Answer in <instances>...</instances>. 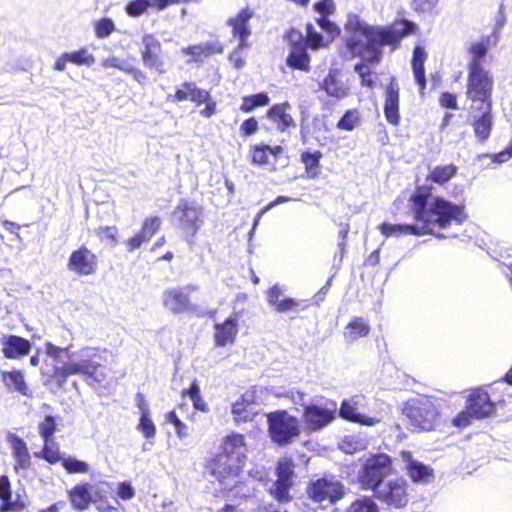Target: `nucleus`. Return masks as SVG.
Returning a JSON list of instances; mask_svg holds the SVG:
<instances>
[{"label": "nucleus", "mask_w": 512, "mask_h": 512, "mask_svg": "<svg viewBox=\"0 0 512 512\" xmlns=\"http://www.w3.org/2000/svg\"><path fill=\"white\" fill-rule=\"evenodd\" d=\"M410 203L414 219L422 225L383 223L380 230L384 236L432 234L437 238H445L437 229H445L453 223L460 225L467 219L464 205L433 195L432 187L428 185L417 187Z\"/></svg>", "instance_id": "f257e3e1"}, {"label": "nucleus", "mask_w": 512, "mask_h": 512, "mask_svg": "<svg viewBox=\"0 0 512 512\" xmlns=\"http://www.w3.org/2000/svg\"><path fill=\"white\" fill-rule=\"evenodd\" d=\"M417 25L407 19L395 22L391 27H373L365 23L355 13H348L344 29L349 35L346 48L354 57L366 63L377 64L382 57L383 45H397L401 38L412 34Z\"/></svg>", "instance_id": "f03ea898"}, {"label": "nucleus", "mask_w": 512, "mask_h": 512, "mask_svg": "<svg viewBox=\"0 0 512 512\" xmlns=\"http://www.w3.org/2000/svg\"><path fill=\"white\" fill-rule=\"evenodd\" d=\"M45 350L46 354L56 362L51 377L60 387L66 383L69 376L76 374L94 377L98 382L102 381V378L95 377L97 368L101 366L99 349L85 347L78 352H72L69 347H58L47 342Z\"/></svg>", "instance_id": "7ed1b4c3"}, {"label": "nucleus", "mask_w": 512, "mask_h": 512, "mask_svg": "<svg viewBox=\"0 0 512 512\" xmlns=\"http://www.w3.org/2000/svg\"><path fill=\"white\" fill-rule=\"evenodd\" d=\"M393 471V462L384 453L373 454L365 459L357 472V480L363 490H376L378 485L388 479Z\"/></svg>", "instance_id": "20e7f679"}, {"label": "nucleus", "mask_w": 512, "mask_h": 512, "mask_svg": "<svg viewBox=\"0 0 512 512\" xmlns=\"http://www.w3.org/2000/svg\"><path fill=\"white\" fill-rule=\"evenodd\" d=\"M267 423L271 440L279 446L289 445L301 433L298 418L286 410H277L267 414Z\"/></svg>", "instance_id": "39448f33"}, {"label": "nucleus", "mask_w": 512, "mask_h": 512, "mask_svg": "<svg viewBox=\"0 0 512 512\" xmlns=\"http://www.w3.org/2000/svg\"><path fill=\"white\" fill-rule=\"evenodd\" d=\"M173 224L194 237L204 223V209L195 201L181 200L171 214Z\"/></svg>", "instance_id": "423d86ee"}, {"label": "nucleus", "mask_w": 512, "mask_h": 512, "mask_svg": "<svg viewBox=\"0 0 512 512\" xmlns=\"http://www.w3.org/2000/svg\"><path fill=\"white\" fill-rule=\"evenodd\" d=\"M374 497L391 508H403L409 502V484L403 477L388 478L373 491Z\"/></svg>", "instance_id": "0eeeda50"}, {"label": "nucleus", "mask_w": 512, "mask_h": 512, "mask_svg": "<svg viewBox=\"0 0 512 512\" xmlns=\"http://www.w3.org/2000/svg\"><path fill=\"white\" fill-rule=\"evenodd\" d=\"M493 79L482 65L474 64L469 68L467 96L473 102H480L481 106H492Z\"/></svg>", "instance_id": "6e6552de"}, {"label": "nucleus", "mask_w": 512, "mask_h": 512, "mask_svg": "<svg viewBox=\"0 0 512 512\" xmlns=\"http://www.w3.org/2000/svg\"><path fill=\"white\" fill-rule=\"evenodd\" d=\"M405 413L412 426L424 431H430L434 427L438 415L433 401L426 397L410 400L405 408Z\"/></svg>", "instance_id": "1a4fd4ad"}, {"label": "nucleus", "mask_w": 512, "mask_h": 512, "mask_svg": "<svg viewBox=\"0 0 512 512\" xmlns=\"http://www.w3.org/2000/svg\"><path fill=\"white\" fill-rule=\"evenodd\" d=\"M307 494L314 502L332 504L344 497L345 487L336 476L324 475L310 482Z\"/></svg>", "instance_id": "9d476101"}, {"label": "nucleus", "mask_w": 512, "mask_h": 512, "mask_svg": "<svg viewBox=\"0 0 512 512\" xmlns=\"http://www.w3.org/2000/svg\"><path fill=\"white\" fill-rule=\"evenodd\" d=\"M240 464L233 456L220 454L211 460L208 473L215 478L223 489H232L238 483Z\"/></svg>", "instance_id": "9b49d317"}, {"label": "nucleus", "mask_w": 512, "mask_h": 512, "mask_svg": "<svg viewBox=\"0 0 512 512\" xmlns=\"http://www.w3.org/2000/svg\"><path fill=\"white\" fill-rule=\"evenodd\" d=\"M277 479L268 487V493L279 503L292 500L290 490L293 486L294 464L289 459H281L276 467Z\"/></svg>", "instance_id": "f8f14e48"}, {"label": "nucleus", "mask_w": 512, "mask_h": 512, "mask_svg": "<svg viewBox=\"0 0 512 512\" xmlns=\"http://www.w3.org/2000/svg\"><path fill=\"white\" fill-rule=\"evenodd\" d=\"M286 39L290 46V52L287 57V65L291 68L309 71L310 56L307 52V46L302 32L291 28L286 33Z\"/></svg>", "instance_id": "ddd939ff"}, {"label": "nucleus", "mask_w": 512, "mask_h": 512, "mask_svg": "<svg viewBox=\"0 0 512 512\" xmlns=\"http://www.w3.org/2000/svg\"><path fill=\"white\" fill-rule=\"evenodd\" d=\"M198 289L196 284L166 289L162 294L163 306L174 314L189 311L192 308L189 296Z\"/></svg>", "instance_id": "4468645a"}, {"label": "nucleus", "mask_w": 512, "mask_h": 512, "mask_svg": "<svg viewBox=\"0 0 512 512\" xmlns=\"http://www.w3.org/2000/svg\"><path fill=\"white\" fill-rule=\"evenodd\" d=\"M336 406L332 408L309 404L304 407L303 420L306 429L309 431H319L328 426L336 418Z\"/></svg>", "instance_id": "2eb2a0df"}, {"label": "nucleus", "mask_w": 512, "mask_h": 512, "mask_svg": "<svg viewBox=\"0 0 512 512\" xmlns=\"http://www.w3.org/2000/svg\"><path fill=\"white\" fill-rule=\"evenodd\" d=\"M400 459L404 471L413 483L425 485L433 480V468L416 460L410 451H401Z\"/></svg>", "instance_id": "dca6fc26"}, {"label": "nucleus", "mask_w": 512, "mask_h": 512, "mask_svg": "<svg viewBox=\"0 0 512 512\" xmlns=\"http://www.w3.org/2000/svg\"><path fill=\"white\" fill-rule=\"evenodd\" d=\"M161 43L155 35L146 33L142 37L141 58L148 69H154L159 74L165 73L164 61L160 55Z\"/></svg>", "instance_id": "f3484780"}, {"label": "nucleus", "mask_w": 512, "mask_h": 512, "mask_svg": "<svg viewBox=\"0 0 512 512\" xmlns=\"http://www.w3.org/2000/svg\"><path fill=\"white\" fill-rule=\"evenodd\" d=\"M97 257L87 247L74 250L68 260L67 268L78 275H92L97 270Z\"/></svg>", "instance_id": "a211bd4d"}, {"label": "nucleus", "mask_w": 512, "mask_h": 512, "mask_svg": "<svg viewBox=\"0 0 512 512\" xmlns=\"http://www.w3.org/2000/svg\"><path fill=\"white\" fill-rule=\"evenodd\" d=\"M254 16V11L246 7L241 9L235 16L230 17L226 24L232 28V34L239 40V48H248V38L251 35L249 26L250 19Z\"/></svg>", "instance_id": "6ab92c4d"}, {"label": "nucleus", "mask_w": 512, "mask_h": 512, "mask_svg": "<svg viewBox=\"0 0 512 512\" xmlns=\"http://www.w3.org/2000/svg\"><path fill=\"white\" fill-rule=\"evenodd\" d=\"M361 400L362 399L358 396L343 400L339 409V416L345 420L365 426H374L378 424L381 421L379 417H370L359 412Z\"/></svg>", "instance_id": "aec40b11"}, {"label": "nucleus", "mask_w": 512, "mask_h": 512, "mask_svg": "<svg viewBox=\"0 0 512 512\" xmlns=\"http://www.w3.org/2000/svg\"><path fill=\"white\" fill-rule=\"evenodd\" d=\"M1 351L7 359H21L28 355L32 349V343L18 335H3L0 339Z\"/></svg>", "instance_id": "412c9836"}, {"label": "nucleus", "mask_w": 512, "mask_h": 512, "mask_svg": "<svg viewBox=\"0 0 512 512\" xmlns=\"http://www.w3.org/2000/svg\"><path fill=\"white\" fill-rule=\"evenodd\" d=\"M467 406L474 413L475 419H483L490 416L495 409L489 394L483 389H477L471 392L468 397Z\"/></svg>", "instance_id": "4be33fe9"}, {"label": "nucleus", "mask_w": 512, "mask_h": 512, "mask_svg": "<svg viewBox=\"0 0 512 512\" xmlns=\"http://www.w3.org/2000/svg\"><path fill=\"white\" fill-rule=\"evenodd\" d=\"M181 51L183 54L191 56V61L202 62L205 58L223 53L224 46L219 40H210L183 47Z\"/></svg>", "instance_id": "5701e85b"}, {"label": "nucleus", "mask_w": 512, "mask_h": 512, "mask_svg": "<svg viewBox=\"0 0 512 512\" xmlns=\"http://www.w3.org/2000/svg\"><path fill=\"white\" fill-rule=\"evenodd\" d=\"M8 442L11 448L12 456L15 460L14 470H27L31 467V455L26 442L15 434L8 435Z\"/></svg>", "instance_id": "b1692460"}, {"label": "nucleus", "mask_w": 512, "mask_h": 512, "mask_svg": "<svg viewBox=\"0 0 512 512\" xmlns=\"http://www.w3.org/2000/svg\"><path fill=\"white\" fill-rule=\"evenodd\" d=\"M320 88L325 91L329 97L336 100H342L350 93L349 87L338 78L337 70L329 71L320 84Z\"/></svg>", "instance_id": "393cba45"}, {"label": "nucleus", "mask_w": 512, "mask_h": 512, "mask_svg": "<svg viewBox=\"0 0 512 512\" xmlns=\"http://www.w3.org/2000/svg\"><path fill=\"white\" fill-rule=\"evenodd\" d=\"M384 114L390 124L394 126L399 124V87L394 82H391L386 89Z\"/></svg>", "instance_id": "a878e982"}, {"label": "nucleus", "mask_w": 512, "mask_h": 512, "mask_svg": "<svg viewBox=\"0 0 512 512\" xmlns=\"http://www.w3.org/2000/svg\"><path fill=\"white\" fill-rule=\"evenodd\" d=\"M177 101H192L197 105L206 103L210 94L208 91L201 89L192 82H184L180 88H178L173 96Z\"/></svg>", "instance_id": "bb28decb"}, {"label": "nucleus", "mask_w": 512, "mask_h": 512, "mask_svg": "<svg viewBox=\"0 0 512 512\" xmlns=\"http://www.w3.org/2000/svg\"><path fill=\"white\" fill-rule=\"evenodd\" d=\"M214 339L215 344L223 347L228 343L234 342L238 333V321L236 317H229L223 323L215 324Z\"/></svg>", "instance_id": "cd10ccee"}, {"label": "nucleus", "mask_w": 512, "mask_h": 512, "mask_svg": "<svg viewBox=\"0 0 512 512\" xmlns=\"http://www.w3.org/2000/svg\"><path fill=\"white\" fill-rule=\"evenodd\" d=\"M479 109L481 114L474 116L473 129L478 141L484 142L489 138L492 129V106L486 104V106H480Z\"/></svg>", "instance_id": "c85d7f7f"}, {"label": "nucleus", "mask_w": 512, "mask_h": 512, "mask_svg": "<svg viewBox=\"0 0 512 512\" xmlns=\"http://www.w3.org/2000/svg\"><path fill=\"white\" fill-rule=\"evenodd\" d=\"M68 496L72 507L79 511L87 509L90 503L95 502L89 483L76 485L68 492Z\"/></svg>", "instance_id": "c756f323"}, {"label": "nucleus", "mask_w": 512, "mask_h": 512, "mask_svg": "<svg viewBox=\"0 0 512 512\" xmlns=\"http://www.w3.org/2000/svg\"><path fill=\"white\" fill-rule=\"evenodd\" d=\"M253 394L245 392L240 399L232 405V414L237 422L252 420L254 412L252 411Z\"/></svg>", "instance_id": "7c9ffc66"}, {"label": "nucleus", "mask_w": 512, "mask_h": 512, "mask_svg": "<svg viewBox=\"0 0 512 512\" xmlns=\"http://www.w3.org/2000/svg\"><path fill=\"white\" fill-rule=\"evenodd\" d=\"M427 54L424 48L416 46L413 50L412 56V69L416 83L420 89L423 90L426 87V77L424 63L426 61Z\"/></svg>", "instance_id": "2f4dec72"}, {"label": "nucleus", "mask_w": 512, "mask_h": 512, "mask_svg": "<svg viewBox=\"0 0 512 512\" xmlns=\"http://www.w3.org/2000/svg\"><path fill=\"white\" fill-rule=\"evenodd\" d=\"M369 332V323L361 317H355L346 326L344 338L348 343H352L359 338L367 336Z\"/></svg>", "instance_id": "473e14b6"}, {"label": "nucleus", "mask_w": 512, "mask_h": 512, "mask_svg": "<svg viewBox=\"0 0 512 512\" xmlns=\"http://www.w3.org/2000/svg\"><path fill=\"white\" fill-rule=\"evenodd\" d=\"M288 108H290L288 103L277 104L272 106L267 113L270 119L278 123V127L282 131L289 126L294 125L292 116L286 112Z\"/></svg>", "instance_id": "72a5a7b5"}, {"label": "nucleus", "mask_w": 512, "mask_h": 512, "mask_svg": "<svg viewBox=\"0 0 512 512\" xmlns=\"http://www.w3.org/2000/svg\"><path fill=\"white\" fill-rule=\"evenodd\" d=\"M457 170L458 168L454 164L435 166L430 169L427 180L438 185H444L456 175Z\"/></svg>", "instance_id": "f704fd0d"}, {"label": "nucleus", "mask_w": 512, "mask_h": 512, "mask_svg": "<svg viewBox=\"0 0 512 512\" xmlns=\"http://www.w3.org/2000/svg\"><path fill=\"white\" fill-rule=\"evenodd\" d=\"M244 436L241 434H233L226 438L224 442V453L229 456H233L238 463L242 462V458H245L244 451Z\"/></svg>", "instance_id": "c9c22d12"}, {"label": "nucleus", "mask_w": 512, "mask_h": 512, "mask_svg": "<svg viewBox=\"0 0 512 512\" xmlns=\"http://www.w3.org/2000/svg\"><path fill=\"white\" fill-rule=\"evenodd\" d=\"M2 379L9 389L27 395L28 387L21 371L2 372Z\"/></svg>", "instance_id": "e433bc0d"}, {"label": "nucleus", "mask_w": 512, "mask_h": 512, "mask_svg": "<svg viewBox=\"0 0 512 512\" xmlns=\"http://www.w3.org/2000/svg\"><path fill=\"white\" fill-rule=\"evenodd\" d=\"M0 499L2 501V511L15 510L20 507L16 501H12L11 485L6 475L0 477Z\"/></svg>", "instance_id": "4c0bfd02"}, {"label": "nucleus", "mask_w": 512, "mask_h": 512, "mask_svg": "<svg viewBox=\"0 0 512 512\" xmlns=\"http://www.w3.org/2000/svg\"><path fill=\"white\" fill-rule=\"evenodd\" d=\"M345 512H380L377 503L369 496L355 499Z\"/></svg>", "instance_id": "58836bf2"}, {"label": "nucleus", "mask_w": 512, "mask_h": 512, "mask_svg": "<svg viewBox=\"0 0 512 512\" xmlns=\"http://www.w3.org/2000/svg\"><path fill=\"white\" fill-rule=\"evenodd\" d=\"M269 103V97L266 93L260 92L254 95L245 96L242 99L240 110L243 112H251L255 108L265 106Z\"/></svg>", "instance_id": "ea45409f"}, {"label": "nucleus", "mask_w": 512, "mask_h": 512, "mask_svg": "<svg viewBox=\"0 0 512 512\" xmlns=\"http://www.w3.org/2000/svg\"><path fill=\"white\" fill-rule=\"evenodd\" d=\"M322 157V153L320 151L315 152H303L301 154V160L305 165L306 172L309 177L314 178L317 173L316 169L319 167V162Z\"/></svg>", "instance_id": "a19ab883"}, {"label": "nucleus", "mask_w": 512, "mask_h": 512, "mask_svg": "<svg viewBox=\"0 0 512 512\" xmlns=\"http://www.w3.org/2000/svg\"><path fill=\"white\" fill-rule=\"evenodd\" d=\"M150 7H152V0H131L125 5V12L130 17H139Z\"/></svg>", "instance_id": "79ce46f5"}, {"label": "nucleus", "mask_w": 512, "mask_h": 512, "mask_svg": "<svg viewBox=\"0 0 512 512\" xmlns=\"http://www.w3.org/2000/svg\"><path fill=\"white\" fill-rule=\"evenodd\" d=\"M69 62L76 65H87L90 66L95 62L94 56L89 53L86 48H81L77 51L66 52Z\"/></svg>", "instance_id": "37998d69"}, {"label": "nucleus", "mask_w": 512, "mask_h": 512, "mask_svg": "<svg viewBox=\"0 0 512 512\" xmlns=\"http://www.w3.org/2000/svg\"><path fill=\"white\" fill-rule=\"evenodd\" d=\"M306 37H304L306 46L313 50L321 48L324 43V39L321 33H319L312 23L306 24Z\"/></svg>", "instance_id": "c03bdc74"}, {"label": "nucleus", "mask_w": 512, "mask_h": 512, "mask_svg": "<svg viewBox=\"0 0 512 512\" xmlns=\"http://www.w3.org/2000/svg\"><path fill=\"white\" fill-rule=\"evenodd\" d=\"M184 394H187L189 396L195 409L202 412H206L208 410L207 404L201 397L200 387L197 383V380H194L191 383L189 389L185 391Z\"/></svg>", "instance_id": "a18cd8bd"}, {"label": "nucleus", "mask_w": 512, "mask_h": 512, "mask_svg": "<svg viewBox=\"0 0 512 512\" xmlns=\"http://www.w3.org/2000/svg\"><path fill=\"white\" fill-rule=\"evenodd\" d=\"M359 123V113L357 110H347L337 123L341 130L351 131Z\"/></svg>", "instance_id": "49530a36"}, {"label": "nucleus", "mask_w": 512, "mask_h": 512, "mask_svg": "<svg viewBox=\"0 0 512 512\" xmlns=\"http://www.w3.org/2000/svg\"><path fill=\"white\" fill-rule=\"evenodd\" d=\"M62 465L68 473H87L89 465L74 457L68 456L62 459Z\"/></svg>", "instance_id": "de8ad7c7"}, {"label": "nucleus", "mask_w": 512, "mask_h": 512, "mask_svg": "<svg viewBox=\"0 0 512 512\" xmlns=\"http://www.w3.org/2000/svg\"><path fill=\"white\" fill-rule=\"evenodd\" d=\"M51 441L44 442L43 449L40 452H36L35 456L38 458H42L49 463H57L59 460L63 458L60 455V451L58 448H54L50 445Z\"/></svg>", "instance_id": "09e8293b"}, {"label": "nucleus", "mask_w": 512, "mask_h": 512, "mask_svg": "<svg viewBox=\"0 0 512 512\" xmlns=\"http://www.w3.org/2000/svg\"><path fill=\"white\" fill-rule=\"evenodd\" d=\"M56 431V422L53 416L47 415L39 424V433L44 442L51 441Z\"/></svg>", "instance_id": "8fccbe9b"}, {"label": "nucleus", "mask_w": 512, "mask_h": 512, "mask_svg": "<svg viewBox=\"0 0 512 512\" xmlns=\"http://www.w3.org/2000/svg\"><path fill=\"white\" fill-rule=\"evenodd\" d=\"M137 429L144 435L146 439L154 438L156 427L150 417V414L140 415Z\"/></svg>", "instance_id": "3c124183"}, {"label": "nucleus", "mask_w": 512, "mask_h": 512, "mask_svg": "<svg viewBox=\"0 0 512 512\" xmlns=\"http://www.w3.org/2000/svg\"><path fill=\"white\" fill-rule=\"evenodd\" d=\"M252 163L263 165L267 163L268 154L274 150L269 145L252 146Z\"/></svg>", "instance_id": "603ef678"}, {"label": "nucleus", "mask_w": 512, "mask_h": 512, "mask_svg": "<svg viewBox=\"0 0 512 512\" xmlns=\"http://www.w3.org/2000/svg\"><path fill=\"white\" fill-rule=\"evenodd\" d=\"M161 219L157 216L148 217L144 220L141 231L151 240L160 229Z\"/></svg>", "instance_id": "864d4df0"}, {"label": "nucleus", "mask_w": 512, "mask_h": 512, "mask_svg": "<svg viewBox=\"0 0 512 512\" xmlns=\"http://www.w3.org/2000/svg\"><path fill=\"white\" fill-rule=\"evenodd\" d=\"M166 419L169 423L174 425L176 434L180 439H183L189 435L187 425L178 418L174 411L169 412L166 416Z\"/></svg>", "instance_id": "5fc2aeb1"}, {"label": "nucleus", "mask_w": 512, "mask_h": 512, "mask_svg": "<svg viewBox=\"0 0 512 512\" xmlns=\"http://www.w3.org/2000/svg\"><path fill=\"white\" fill-rule=\"evenodd\" d=\"M115 30V24L110 18H102L96 24V35L99 38L108 37Z\"/></svg>", "instance_id": "6e6d98bb"}, {"label": "nucleus", "mask_w": 512, "mask_h": 512, "mask_svg": "<svg viewBox=\"0 0 512 512\" xmlns=\"http://www.w3.org/2000/svg\"><path fill=\"white\" fill-rule=\"evenodd\" d=\"M91 491L95 498V502L99 500L103 501L104 498L112 491V484L106 481L99 482L95 485H91Z\"/></svg>", "instance_id": "4d7b16f0"}, {"label": "nucleus", "mask_w": 512, "mask_h": 512, "mask_svg": "<svg viewBox=\"0 0 512 512\" xmlns=\"http://www.w3.org/2000/svg\"><path fill=\"white\" fill-rule=\"evenodd\" d=\"M439 0H411V7L417 13H431Z\"/></svg>", "instance_id": "13d9d810"}, {"label": "nucleus", "mask_w": 512, "mask_h": 512, "mask_svg": "<svg viewBox=\"0 0 512 512\" xmlns=\"http://www.w3.org/2000/svg\"><path fill=\"white\" fill-rule=\"evenodd\" d=\"M470 52L472 54V61L469 64V68L474 64L481 65V60L487 54V48L483 43L477 42L471 45Z\"/></svg>", "instance_id": "bf43d9fd"}, {"label": "nucleus", "mask_w": 512, "mask_h": 512, "mask_svg": "<svg viewBox=\"0 0 512 512\" xmlns=\"http://www.w3.org/2000/svg\"><path fill=\"white\" fill-rule=\"evenodd\" d=\"M316 22L323 31L327 32L332 37L340 33L339 27L334 22H332L327 17V15L320 16L319 18L316 19Z\"/></svg>", "instance_id": "052dcab7"}, {"label": "nucleus", "mask_w": 512, "mask_h": 512, "mask_svg": "<svg viewBox=\"0 0 512 512\" xmlns=\"http://www.w3.org/2000/svg\"><path fill=\"white\" fill-rule=\"evenodd\" d=\"M474 418V413L467 406L464 411H461L454 419L453 424L457 427H466L471 423Z\"/></svg>", "instance_id": "680f3d73"}, {"label": "nucleus", "mask_w": 512, "mask_h": 512, "mask_svg": "<svg viewBox=\"0 0 512 512\" xmlns=\"http://www.w3.org/2000/svg\"><path fill=\"white\" fill-rule=\"evenodd\" d=\"M148 241H150L149 238L140 230L126 242L127 250L132 252L140 248L143 243Z\"/></svg>", "instance_id": "e2e57ef3"}, {"label": "nucleus", "mask_w": 512, "mask_h": 512, "mask_svg": "<svg viewBox=\"0 0 512 512\" xmlns=\"http://www.w3.org/2000/svg\"><path fill=\"white\" fill-rule=\"evenodd\" d=\"M314 10L320 14V16L323 15H329L333 14L335 11V4L333 0H320L317 1L314 4Z\"/></svg>", "instance_id": "0e129e2a"}, {"label": "nucleus", "mask_w": 512, "mask_h": 512, "mask_svg": "<svg viewBox=\"0 0 512 512\" xmlns=\"http://www.w3.org/2000/svg\"><path fill=\"white\" fill-rule=\"evenodd\" d=\"M117 494L121 499L129 500L134 497L135 491L130 482L123 481L118 484Z\"/></svg>", "instance_id": "69168bd1"}, {"label": "nucleus", "mask_w": 512, "mask_h": 512, "mask_svg": "<svg viewBox=\"0 0 512 512\" xmlns=\"http://www.w3.org/2000/svg\"><path fill=\"white\" fill-rule=\"evenodd\" d=\"M258 129V122L254 117L246 119L240 126V132L244 136L253 135Z\"/></svg>", "instance_id": "338daca9"}, {"label": "nucleus", "mask_w": 512, "mask_h": 512, "mask_svg": "<svg viewBox=\"0 0 512 512\" xmlns=\"http://www.w3.org/2000/svg\"><path fill=\"white\" fill-rule=\"evenodd\" d=\"M299 305V302L293 298H286L280 300L276 306L275 310L280 313L288 312L294 310Z\"/></svg>", "instance_id": "774afa93"}]
</instances>
